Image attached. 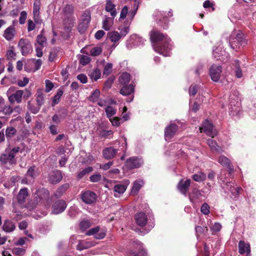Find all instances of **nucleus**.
I'll use <instances>...</instances> for the list:
<instances>
[{"label": "nucleus", "mask_w": 256, "mask_h": 256, "mask_svg": "<svg viewBox=\"0 0 256 256\" xmlns=\"http://www.w3.org/2000/svg\"><path fill=\"white\" fill-rule=\"evenodd\" d=\"M150 39L155 52L164 56H170L172 44L170 38L159 32H152Z\"/></svg>", "instance_id": "1"}, {"label": "nucleus", "mask_w": 256, "mask_h": 256, "mask_svg": "<svg viewBox=\"0 0 256 256\" xmlns=\"http://www.w3.org/2000/svg\"><path fill=\"white\" fill-rule=\"evenodd\" d=\"M248 42L244 38V34L240 31L234 30L232 32L230 36L229 44L232 50L238 51L246 46Z\"/></svg>", "instance_id": "2"}, {"label": "nucleus", "mask_w": 256, "mask_h": 256, "mask_svg": "<svg viewBox=\"0 0 256 256\" xmlns=\"http://www.w3.org/2000/svg\"><path fill=\"white\" fill-rule=\"evenodd\" d=\"M172 16V13L171 10L166 12L156 10L153 14V16L155 20L164 29L168 28V18Z\"/></svg>", "instance_id": "3"}, {"label": "nucleus", "mask_w": 256, "mask_h": 256, "mask_svg": "<svg viewBox=\"0 0 256 256\" xmlns=\"http://www.w3.org/2000/svg\"><path fill=\"white\" fill-rule=\"evenodd\" d=\"M183 123L178 120L171 122L169 126L165 128L164 138L166 141H170L174 136L178 130L182 128Z\"/></svg>", "instance_id": "4"}, {"label": "nucleus", "mask_w": 256, "mask_h": 256, "mask_svg": "<svg viewBox=\"0 0 256 256\" xmlns=\"http://www.w3.org/2000/svg\"><path fill=\"white\" fill-rule=\"evenodd\" d=\"M222 186L225 193L228 194L229 192H230V197L232 198H238L239 196L240 190H242L240 187L238 186L232 182H226V183H224Z\"/></svg>", "instance_id": "5"}, {"label": "nucleus", "mask_w": 256, "mask_h": 256, "mask_svg": "<svg viewBox=\"0 0 256 256\" xmlns=\"http://www.w3.org/2000/svg\"><path fill=\"white\" fill-rule=\"evenodd\" d=\"M18 46L22 56H27L32 52V46L28 39L20 38L19 40Z\"/></svg>", "instance_id": "6"}, {"label": "nucleus", "mask_w": 256, "mask_h": 256, "mask_svg": "<svg viewBox=\"0 0 256 256\" xmlns=\"http://www.w3.org/2000/svg\"><path fill=\"white\" fill-rule=\"evenodd\" d=\"M200 132H204L206 135L214 138L217 135L216 130L214 128L212 124L208 120H206L200 128Z\"/></svg>", "instance_id": "7"}, {"label": "nucleus", "mask_w": 256, "mask_h": 256, "mask_svg": "<svg viewBox=\"0 0 256 256\" xmlns=\"http://www.w3.org/2000/svg\"><path fill=\"white\" fill-rule=\"evenodd\" d=\"M105 228H101L99 226L90 229L86 233L87 236H93L96 239L101 240L104 238L106 234Z\"/></svg>", "instance_id": "8"}, {"label": "nucleus", "mask_w": 256, "mask_h": 256, "mask_svg": "<svg viewBox=\"0 0 256 256\" xmlns=\"http://www.w3.org/2000/svg\"><path fill=\"white\" fill-rule=\"evenodd\" d=\"M144 161L140 157L132 156L128 159L126 162V166L128 169L137 168L140 167Z\"/></svg>", "instance_id": "9"}, {"label": "nucleus", "mask_w": 256, "mask_h": 256, "mask_svg": "<svg viewBox=\"0 0 256 256\" xmlns=\"http://www.w3.org/2000/svg\"><path fill=\"white\" fill-rule=\"evenodd\" d=\"M222 68L220 65L214 64L209 69V74L214 82H218L220 78Z\"/></svg>", "instance_id": "10"}, {"label": "nucleus", "mask_w": 256, "mask_h": 256, "mask_svg": "<svg viewBox=\"0 0 256 256\" xmlns=\"http://www.w3.org/2000/svg\"><path fill=\"white\" fill-rule=\"evenodd\" d=\"M130 183V182L129 180H124L116 184L114 188V196L116 197H118L120 194H124Z\"/></svg>", "instance_id": "11"}, {"label": "nucleus", "mask_w": 256, "mask_h": 256, "mask_svg": "<svg viewBox=\"0 0 256 256\" xmlns=\"http://www.w3.org/2000/svg\"><path fill=\"white\" fill-rule=\"evenodd\" d=\"M80 198L85 204H90L96 201L97 196L94 192L87 190L82 192Z\"/></svg>", "instance_id": "12"}, {"label": "nucleus", "mask_w": 256, "mask_h": 256, "mask_svg": "<svg viewBox=\"0 0 256 256\" xmlns=\"http://www.w3.org/2000/svg\"><path fill=\"white\" fill-rule=\"evenodd\" d=\"M66 206L67 204L64 200H58L52 206V212L56 214L62 213L66 210Z\"/></svg>", "instance_id": "13"}, {"label": "nucleus", "mask_w": 256, "mask_h": 256, "mask_svg": "<svg viewBox=\"0 0 256 256\" xmlns=\"http://www.w3.org/2000/svg\"><path fill=\"white\" fill-rule=\"evenodd\" d=\"M218 160L222 166H224L228 169L230 174H232L234 172V166L230 160L228 158L222 155L218 157Z\"/></svg>", "instance_id": "14"}, {"label": "nucleus", "mask_w": 256, "mask_h": 256, "mask_svg": "<svg viewBox=\"0 0 256 256\" xmlns=\"http://www.w3.org/2000/svg\"><path fill=\"white\" fill-rule=\"evenodd\" d=\"M134 220L136 224L140 226L143 227L148 222V217L144 212H138L136 214Z\"/></svg>", "instance_id": "15"}, {"label": "nucleus", "mask_w": 256, "mask_h": 256, "mask_svg": "<svg viewBox=\"0 0 256 256\" xmlns=\"http://www.w3.org/2000/svg\"><path fill=\"white\" fill-rule=\"evenodd\" d=\"M190 184V180L187 179L186 180H181L177 186L178 190L183 194L186 196L187 191Z\"/></svg>", "instance_id": "16"}, {"label": "nucleus", "mask_w": 256, "mask_h": 256, "mask_svg": "<svg viewBox=\"0 0 256 256\" xmlns=\"http://www.w3.org/2000/svg\"><path fill=\"white\" fill-rule=\"evenodd\" d=\"M24 94L22 90H16L14 94L8 96V99L10 104L16 102L20 104L22 102V98Z\"/></svg>", "instance_id": "17"}, {"label": "nucleus", "mask_w": 256, "mask_h": 256, "mask_svg": "<svg viewBox=\"0 0 256 256\" xmlns=\"http://www.w3.org/2000/svg\"><path fill=\"white\" fill-rule=\"evenodd\" d=\"M12 112V108L9 105L5 104L4 100L0 96V114L10 115Z\"/></svg>", "instance_id": "18"}, {"label": "nucleus", "mask_w": 256, "mask_h": 256, "mask_svg": "<svg viewBox=\"0 0 256 256\" xmlns=\"http://www.w3.org/2000/svg\"><path fill=\"white\" fill-rule=\"evenodd\" d=\"M62 178V174L60 170L52 171L50 173L48 180L52 184H56L60 182Z\"/></svg>", "instance_id": "19"}, {"label": "nucleus", "mask_w": 256, "mask_h": 256, "mask_svg": "<svg viewBox=\"0 0 256 256\" xmlns=\"http://www.w3.org/2000/svg\"><path fill=\"white\" fill-rule=\"evenodd\" d=\"M116 7V5L112 2L111 0H106L105 10L110 14L112 18H114L117 15Z\"/></svg>", "instance_id": "20"}, {"label": "nucleus", "mask_w": 256, "mask_h": 256, "mask_svg": "<svg viewBox=\"0 0 256 256\" xmlns=\"http://www.w3.org/2000/svg\"><path fill=\"white\" fill-rule=\"evenodd\" d=\"M118 150L113 147H109L104 148L102 152V154L105 159L110 160L115 156Z\"/></svg>", "instance_id": "21"}, {"label": "nucleus", "mask_w": 256, "mask_h": 256, "mask_svg": "<svg viewBox=\"0 0 256 256\" xmlns=\"http://www.w3.org/2000/svg\"><path fill=\"white\" fill-rule=\"evenodd\" d=\"M15 34V28L14 26H10L4 30L3 36L6 40L10 41L14 38Z\"/></svg>", "instance_id": "22"}, {"label": "nucleus", "mask_w": 256, "mask_h": 256, "mask_svg": "<svg viewBox=\"0 0 256 256\" xmlns=\"http://www.w3.org/2000/svg\"><path fill=\"white\" fill-rule=\"evenodd\" d=\"M238 252L241 254L245 253L247 254H250V244L242 240L240 241L238 243Z\"/></svg>", "instance_id": "23"}, {"label": "nucleus", "mask_w": 256, "mask_h": 256, "mask_svg": "<svg viewBox=\"0 0 256 256\" xmlns=\"http://www.w3.org/2000/svg\"><path fill=\"white\" fill-rule=\"evenodd\" d=\"M207 144L213 152L222 153L224 152V150L218 145L217 142L212 138H208L207 140Z\"/></svg>", "instance_id": "24"}, {"label": "nucleus", "mask_w": 256, "mask_h": 256, "mask_svg": "<svg viewBox=\"0 0 256 256\" xmlns=\"http://www.w3.org/2000/svg\"><path fill=\"white\" fill-rule=\"evenodd\" d=\"M38 175V170L36 166H32L28 168L27 170L26 176L30 179V181H33L34 179Z\"/></svg>", "instance_id": "25"}, {"label": "nucleus", "mask_w": 256, "mask_h": 256, "mask_svg": "<svg viewBox=\"0 0 256 256\" xmlns=\"http://www.w3.org/2000/svg\"><path fill=\"white\" fill-rule=\"evenodd\" d=\"M40 8V0H36L34 4L33 14H34V20L36 22H38V17H39Z\"/></svg>", "instance_id": "26"}, {"label": "nucleus", "mask_w": 256, "mask_h": 256, "mask_svg": "<svg viewBox=\"0 0 256 256\" xmlns=\"http://www.w3.org/2000/svg\"><path fill=\"white\" fill-rule=\"evenodd\" d=\"M232 68L234 72L235 75L238 78H241L243 74L240 66V62L238 60H234L232 63Z\"/></svg>", "instance_id": "27"}, {"label": "nucleus", "mask_w": 256, "mask_h": 256, "mask_svg": "<svg viewBox=\"0 0 256 256\" xmlns=\"http://www.w3.org/2000/svg\"><path fill=\"white\" fill-rule=\"evenodd\" d=\"M16 228L14 222L10 220H6L2 226V230L6 232H12Z\"/></svg>", "instance_id": "28"}, {"label": "nucleus", "mask_w": 256, "mask_h": 256, "mask_svg": "<svg viewBox=\"0 0 256 256\" xmlns=\"http://www.w3.org/2000/svg\"><path fill=\"white\" fill-rule=\"evenodd\" d=\"M130 39L132 42L136 46L144 45L146 41L144 38L136 34H133L131 36Z\"/></svg>", "instance_id": "29"}, {"label": "nucleus", "mask_w": 256, "mask_h": 256, "mask_svg": "<svg viewBox=\"0 0 256 256\" xmlns=\"http://www.w3.org/2000/svg\"><path fill=\"white\" fill-rule=\"evenodd\" d=\"M28 196V190L27 188H24L21 189L18 195L17 199L18 203L22 204L25 202V200Z\"/></svg>", "instance_id": "30"}, {"label": "nucleus", "mask_w": 256, "mask_h": 256, "mask_svg": "<svg viewBox=\"0 0 256 256\" xmlns=\"http://www.w3.org/2000/svg\"><path fill=\"white\" fill-rule=\"evenodd\" d=\"M94 246V244L90 241H81L76 246V248L78 250H82Z\"/></svg>", "instance_id": "31"}, {"label": "nucleus", "mask_w": 256, "mask_h": 256, "mask_svg": "<svg viewBox=\"0 0 256 256\" xmlns=\"http://www.w3.org/2000/svg\"><path fill=\"white\" fill-rule=\"evenodd\" d=\"M114 18L112 17L110 18L105 16V18L102 22V28L106 30H108L112 28L114 24Z\"/></svg>", "instance_id": "32"}, {"label": "nucleus", "mask_w": 256, "mask_h": 256, "mask_svg": "<svg viewBox=\"0 0 256 256\" xmlns=\"http://www.w3.org/2000/svg\"><path fill=\"white\" fill-rule=\"evenodd\" d=\"M134 90V86L132 84L128 86H124L120 90V94L123 96H128L132 93Z\"/></svg>", "instance_id": "33"}, {"label": "nucleus", "mask_w": 256, "mask_h": 256, "mask_svg": "<svg viewBox=\"0 0 256 256\" xmlns=\"http://www.w3.org/2000/svg\"><path fill=\"white\" fill-rule=\"evenodd\" d=\"M224 52L222 50V48L221 47H218L216 49L213 50L212 51V56L213 57L216 58V60H220L222 61H224V58H223L222 52Z\"/></svg>", "instance_id": "34"}, {"label": "nucleus", "mask_w": 256, "mask_h": 256, "mask_svg": "<svg viewBox=\"0 0 256 256\" xmlns=\"http://www.w3.org/2000/svg\"><path fill=\"white\" fill-rule=\"evenodd\" d=\"M69 184H65L59 187L54 194L56 198H60L62 194L68 188Z\"/></svg>", "instance_id": "35"}, {"label": "nucleus", "mask_w": 256, "mask_h": 256, "mask_svg": "<svg viewBox=\"0 0 256 256\" xmlns=\"http://www.w3.org/2000/svg\"><path fill=\"white\" fill-rule=\"evenodd\" d=\"M0 161L4 164L9 163L11 164L14 163L12 160H11L10 157L9 156L8 150H6L5 153L0 156Z\"/></svg>", "instance_id": "36"}, {"label": "nucleus", "mask_w": 256, "mask_h": 256, "mask_svg": "<svg viewBox=\"0 0 256 256\" xmlns=\"http://www.w3.org/2000/svg\"><path fill=\"white\" fill-rule=\"evenodd\" d=\"M144 182L142 180H137L134 182L133 186L132 188L131 192L136 194L144 185Z\"/></svg>", "instance_id": "37"}, {"label": "nucleus", "mask_w": 256, "mask_h": 256, "mask_svg": "<svg viewBox=\"0 0 256 256\" xmlns=\"http://www.w3.org/2000/svg\"><path fill=\"white\" fill-rule=\"evenodd\" d=\"M94 170L92 166H88L84 169L82 170L77 174V178L80 180L83 178L84 176L88 174Z\"/></svg>", "instance_id": "38"}, {"label": "nucleus", "mask_w": 256, "mask_h": 256, "mask_svg": "<svg viewBox=\"0 0 256 256\" xmlns=\"http://www.w3.org/2000/svg\"><path fill=\"white\" fill-rule=\"evenodd\" d=\"M64 94V90L60 88H59L56 92V94L54 96L52 100V106H54L58 104L60 101L61 96Z\"/></svg>", "instance_id": "39"}, {"label": "nucleus", "mask_w": 256, "mask_h": 256, "mask_svg": "<svg viewBox=\"0 0 256 256\" xmlns=\"http://www.w3.org/2000/svg\"><path fill=\"white\" fill-rule=\"evenodd\" d=\"M130 80V76L128 72H124L119 78L120 83L122 84H125L128 83Z\"/></svg>", "instance_id": "40"}, {"label": "nucleus", "mask_w": 256, "mask_h": 256, "mask_svg": "<svg viewBox=\"0 0 256 256\" xmlns=\"http://www.w3.org/2000/svg\"><path fill=\"white\" fill-rule=\"evenodd\" d=\"M234 102H230V114L232 116H234L237 114L240 110V108L239 106V104L236 102V105L234 104Z\"/></svg>", "instance_id": "41"}, {"label": "nucleus", "mask_w": 256, "mask_h": 256, "mask_svg": "<svg viewBox=\"0 0 256 256\" xmlns=\"http://www.w3.org/2000/svg\"><path fill=\"white\" fill-rule=\"evenodd\" d=\"M16 133V130L12 126L8 127L6 130V136L8 140L14 136Z\"/></svg>", "instance_id": "42"}, {"label": "nucleus", "mask_w": 256, "mask_h": 256, "mask_svg": "<svg viewBox=\"0 0 256 256\" xmlns=\"http://www.w3.org/2000/svg\"><path fill=\"white\" fill-rule=\"evenodd\" d=\"M36 102L38 106H40L44 104V94L42 90H38L36 94Z\"/></svg>", "instance_id": "43"}, {"label": "nucleus", "mask_w": 256, "mask_h": 256, "mask_svg": "<svg viewBox=\"0 0 256 256\" xmlns=\"http://www.w3.org/2000/svg\"><path fill=\"white\" fill-rule=\"evenodd\" d=\"M105 112L106 117L108 119H111V118L116 114V110L113 106H108L105 109Z\"/></svg>", "instance_id": "44"}, {"label": "nucleus", "mask_w": 256, "mask_h": 256, "mask_svg": "<svg viewBox=\"0 0 256 256\" xmlns=\"http://www.w3.org/2000/svg\"><path fill=\"white\" fill-rule=\"evenodd\" d=\"M37 194L40 200H47L49 197V192L46 189L38 190L37 192Z\"/></svg>", "instance_id": "45"}, {"label": "nucleus", "mask_w": 256, "mask_h": 256, "mask_svg": "<svg viewBox=\"0 0 256 256\" xmlns=\"http://www.w3.org/2000/svg\"><path fill=\"white\" fill-rule=\"evenodd\" d=\"M130 24V22H126V24H125L124 26H121L118 28V30H120V34L121 36H126L130 31V28L129 26Z\"/></svg>", "instance_id": "46"}, {"label": "nucleus", "mask_w": 256, "mask_h": 256, "mask_svg": "<svg viewBox=\"0 0 256 256\" xmlns=\"http://www.w3.org/2000/svg\"><path fill=\"white\" fill-rule=\"evenodd\" d=\"M192 178L196 182H201L206 178V174L204 172H199L192 176Z\"/></svg>", "instance_id": "47"}, {"label": "nucleus", "mask_w": 256, "mask_h": 256, "mask_svg": "<svg viewBox=\"0 0 256 256\" xmlns=\"http://www.w3.org/2000/svg\"><path fill=\"white\" fill-rule=\"evenodd\" d=\"M138 9V5L134 4V9L133 10H128V18L126 20V22H132V20H133L134 16L136 15L137 10Z\"/></svg>", "instance_id": "48"}, {"label": "nucleus", "mask_w": 256, "mask_h": 256, "mask_svg": "<svg viewBox=\"0 0 256 256\" xmlns=\"http://www.w3.org/2000/svg\"><path fill=\"white\" fill-rule=\"evenodd\" d=\"M36 42L40 47L44 48L46 44V39L42 34H40L37 36Z\"/></svg>", "instance_id": "49"}, {"label": "nucleus", "mask_w": 256, "mask_h": 256, "mask_svg": "<svg viewBox=\"0 0 256 256\" xmlns=\"http://www.w3.org/2000/svg\"><path fill=\"white\" fill-rule=\"evenodd\" d=\"M109 36L111 41L114 42H118L121 38L120 34L115 31L110 32Z\"/></svg>", "instance_id": "50"}, {"label": "nucleus", "mask_w": 256, "mask_h": 256, "mask_svg": "<svg viewBox=\"0 0 256 256\" xmlns=\"http://www.w3.org/2000/svg\"><path fill=\"white\" fill-rule=\"evenodd\" d=\"M128 8L127 6H124L121 10L118 21L120 22V20L125 19L126 18V16H128Z\"/></svg>", "instance_id": "51"}, {"label": "nucleus", "mask_w": 256, "mask_h": 256, "mask_svg": "<svg viewBox=\"0 0 256 256\" xmlns=\"http://www.w3.org/2000/svg\"><path fill=\"white\" fill-rule=\"evenodd\" d=\"M100 96V91L98 89L95 90L89 97V100L93 102H96Z\"/></svg>", "instance_id": "52"}, {"label": "nucleus", "mask_w": 256, "mask_h": 256, "mask_svg": "<svg viewBox=\"0 0 256 256\" xmlns=\"http://www.w3.org/2000/svg\"><path fill=\"white\" fill-rule=\"evenodd\" d=\"M20 149V148L17 146L13 148L11 150H8V152L9 154V156L10 157L11 160H12L14 162H15L14 157L16 154L19 152Z\"/></svg>", "instance_id": "53"}, {"label": "nucleus", "mask_w": 256, "mask_h": 256, "mask_svg": "<svg viewBox=\"0 0 256 256\" xmlns=\"http://www.w3.org/2000/svg\"><path fill=\"white\" fill-rule=\"evenodd\" d=\"M100 71L98 69H96L94 70L90 73V74L91 78L94 81H96L98 79H99L100 77Z\"/></svg>", "instance_id": "54"}, {"label": "nucleus", "mask_w": 256, "mask_h": 256, "mask_svg": "<svg viewBox=\"0 0 256 256\" xmlns=\"http://www.w3.org/2000/svg\"><path fill=\"white\" fill-rule=\"evenodd\" d=\"M14 47L11 46L6 52L7 58L9 60H13L15 58L16 53L14 52Z\"/></svg>", "instance_id": "55"}, {"label": "nucleus", "mask_w": 256, "mask_h": 256, "mask_svg": "<svg viewBox=\"0 0 256 256\" xmlns=\"http://www.w3.org/2000/svg\"><path fill=\"white\" fill-rule=\"evenodd\" d=\"M112 70V63L106 64L104 67L103 74H104L108 75L110 74Z\"/></svg>", "instance_id": "56"}, {"label": "nucleus", "mask_w": 256, "mask_h": 256, "mask_svg": "<svg viewBox=\"0 0 256 256\" xmlns=\"http://www.w3.org/2000/svg\"><path fill=\"white\" fill-rule=\"evenodd\" d=\"M80 229L84 231L90 227V223L88 220H84L80 222Z\"/></svg>", "instance_id": "57"}, {"label": "nucleus", "mask_w": 256, "mask_h": 256, "mask_svg": "<svg viewBox=\"0 0 256 256\" xmlns=\"http://www.w3.org/2000/svg\"><path fill=\"white\" fill-rule=\"evenodd\" d=\"M102 175L100 174H96L91 176L90 177V180L92 182H97L101 180Z\"/></svg>", "instance_id": "58"}, {"label": "nucleus", "mask_w": 256, "mask_h": 256, "mask_svg": "<svg viewBox=\"0 0 256 256\" xmlns=\"http://www.w3.org/2000/svg\"><path fill=\"white\" fill-rule=\"evenodd\" d=\"M90 61V58L87 56L82 55L80 58V62L83 66L87 64Z\"/></svg>", "instance_id": "59"}, {"label": "nucleus", "mask_w": 256, "mask_h": 256, "mask_svg": "<svg viewBox=\"0 0 256 256\" xmlns=\"http://www.w3.org/2000/svg\"><path fill=\"white\" fill-rule=\"evenodd\" d=\"M12 252L14 254L18 256H22L26 252V250L20 248H14L12 249Z\"/></svg>", "instance_id": "60"}, {"label": "nucleus", "mask_w": 256, "mask_h": 256, "mask_svg": "<svg viewBox=\"0 0 256 256\" xmlns=\"http://www.w3.org/2000/svg\"><path fill=\"white\" fill-rule=\"evenodd\" d=\"M200 212L204 215L210 213V206L206 203H204L200 208Z\"/></svg>", "instance_id": "61"}, {"label": "nucleus", "mask_w": 256, "mask_h": 256, "mask_svg": "<svg viewBox=\"0 0 256 256\" xmlns=\"http://www.w3.org/2000/svg\"><path fill=\"white\" fill-rule=\"evenodd\" d=\"M109 120L113 126H118L121 124V118L118 117L111 118V119H109Z\"/></svg>", "instance_id": "62"}, {"label": "nucleus", "mask_w": 256, "mask_h": 256, "mask_svg": "<svg viewBox=\"0 0 256 256\" xmlns=\"http://www.w3.org/2000/svg\"><path fill=\"white\" fill-rule=\"evenodd\" d=\"M74 10V6L72 4H67L64 9V12L66 14H71Z\"/></svg>", "instance_id": "63"}, {"label": "nucleus", "mask_w": 256, "mask_h": 256, "mask_svg": "<svg viewBox=\"0 0 256 256\" xmlns=\"http://www.w3.org/2000/svg\"><path fill=\"white\" fill-rule=\"evenodd\" d=\"M102 52V49L100 47H94L90 50V54L92 56H97Z\"/></svg>", "instance_id": "64"}]
</instances>
